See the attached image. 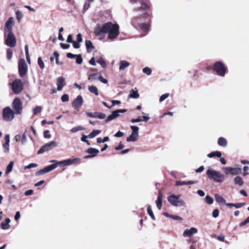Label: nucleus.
<instances>
[{
    "label": "nucleus",
    "mask_w": 249,
    "mask_h": 249,
    "mask_svg": "<svg viewBox=\"0 0 249 249\" xmlns=\"http://www.w3.org/2000/svg\"><path fill=\"white\" fill-rule=\"evenodd\" d=\"M5 44L11 47H14L16 45V39L12 32L8 33Z\"/></svg>",
    "instance_id": "nucleus-13"
},
{
    "label": "nucleus",
    "mask_w": 249,
    "mask_h": 249,
    "mask_svg": "<svg viewBox=\"0 0 249 249\" xmlns=\"http://www.w3.org/2000/svg\"><path fill=\"white\" fill-rule=\"evenodd\" d=\"M89 90L92 93L95 94V95L98 96L99 95L98 89L96 87L94 86H90L89 87Z\"/></svg>",
    "instance_id": "nucleus-31"
},
{
    "label": "nucleus",
    "mask_w": 249,
    "mask_h": 249,
    "mask_svg": "<svg viewBox=\"0 0 249 249\" xmlns=\"http://www.w3.org/2000/svg\"><path fill=\"white\" fill-rule=\"evenodd\" d=\"M15 93L18 94L22 90V83L20 79L15 80L10 84Z\"/></svg>",
    "instance_id": "nucleus-10"
},
{
    "label": "nucleus",
    "mask_w": 249,
    "mask_h": 249,
    "mask_svg": "<svg viewBox=\"0 0 249 249\" xmlns=\"http://www.w3.org/2000/svg\"><path fill=\"white\" fill-rule=\"evenodd\" d=\"M4 141L5 144H9L10 143V135L9 134H6L4 137Z\"/></svg>",
    "instance_id": "nucleus-61"
},
{
    "label": "nucleus",
    "mask_w": 249,
    "mask_h": 249,
    "mask_svg": "<svg viewBox=\"0 0 249 249\" xmlns=\"http://www.w3.org/2000/svg\"><path fill=\"white\" fill-rule=\"evenodd\" d=\"M96 61L101 65L102 68H105L107 67V63L102 57H98L96 58Z\"/></svg>",
    "instance_id": "nucleus-28"
},
{
    "label": "nucleus",
    "mask_w": 249,
    "mask_h": 249,
    "mask_svg": "<svg viewBox=\"0 0 249 249\" xmlns=\"http://www.w3.org/2000/svg\"><path fill=\"white\" fill-rule=\"evenodd\" d=\"M130 65V63L125 60H121L120 62L119 70L120 71L124 70L126 68Z\"/></svg>",
    "instance_id": "nucleus-24"
},
{
    "label": "nucleus",
    "mask_w": 249,
    "mask_h": 249,
    "mask_svg": "<svg viewBox=\"0 0 249 249\" xmlns=\"http://www.w3.org/2000/svg\"><path fill=\"white\" fill-rule=\"evenodd\" d=\"M104 24L101 26L97 25L94 29V33L96 36H99L101 33H104Z\"/></svg>",
    "instance_id": "nucleus-21"
},
{
    "label": "nucleus",
    "mask_w": 249,
    "mask_h": 249,
    "mask_svg": "<svg viewBox=\"0 0 249 249\" xmlns=\"http://www.w3.org/2000/svg\"><path fill=\"white\" fill-rule=\"evenodd\" d=\"M218 144L222 146L225 147L227 144V142L226 139L220 137L218 139Z\"/></svg>",
    "instance_id": "nucleus-32"
},
{
    "label": "nucleus",
    "mask_w": 249,
    "mask_h": 249,
    "mask_svg": "<svg viewBox=\"0 0 249 249\" xmlns=\"http://www.w3.org/2000/svg\"><path fill=\"white\" fill-rule=\"evenodd\" d=\"M124 147V145L122 143L120 142L118 146L115 147L116 150H120L123 149Z\"/></svg>",
    "instance_id": "nucleus-64"
},
{
    "label": "nucleus",
    "mask_w": 249,
    "mask_h": 249,
    "mask_svg": "<svg viewBox=\"0 0 249 249\" xmlns=\"http://www.w3.org/2000/svg\"><path fill=\"white\" fill-rule=\"evenodd\" d=\"M214 198L216 200V201L218 204H226V200L225 199L221 196H220L218 194H215L214 195Z\"/></svg>",
    "instance_id": "nucleus-25"
},
{
    "label": "nucleus",
    "mask_w": 249,
    "mask_h": 249,
    "mask_svg": "<svg viewBox=\"0 0 249 249\" xmlns=\"http://www.w3.org/2000/svg\"><path fill=\"white\" fill-rule=\"evenodd\" d=\"M72 45L74 48L75 49H78L80 47V42L76 41H73L72 42Z\"/></svg>",
    "instance_id": "nucleus-57"
},
{
    "label": "nucleus",
    "mask_w": 249,
    "mask_h": 249,
    "mask_svg": "<svg viewBox=\"0 0 249 249\" xmlns=\"http://www.w3.org/2000/svg\"><path fill=\"white\" fill-rule=\"evenodd\" d=\"M54 165H56V167H57V166H67L66 160H63L62 161L57 162H56L55 164H54Z\"/></svg>",
    "instance_id": "nucleus-51"
},
{
    "label": "nucleus",
    "mask_w": 249,
    "mask_h": 249,
    "mask_svg": "<svg viewBox=\"0 0 249 249\" xmlns=\"http://www.w3.org/2000/svg\"><path fill=\"white\" fill-rule=\"evenodd\" d=\"M76 62L78 64H81L82 63L83 59L81 56L80 55H77L76 56Z\"/></svg>",
    "instance_id": "nucleus-56"
},
{
    "label": "nucleus",
    "mask_w": 249,
    "mask_h": 249,
    "mask_svg": "<svg viewBox=\"0 0 249 249\" xmlns=\"http://www.w3.org/2000/svg\"><path fill=\"white\" fill-rule=\"evenodd\" d=\"M12 107L14 109L16 114H19L21 113L22 105L19 98H16L14 99L12 103Z\"/></svg>",
    "instance_id": "nucleus-12"
},
{
    "label": "nucleus",
    "mask_w": 249,
    "mask_h": 249,
    "mask_svg": "<svg viewBox=\"0 0 249 249\" xmlns=\"http://www.w3.org/2000/svg\"><path fill=\"white\" fill-rule=\"evenodd\" d=\"M226 175L231 174L232 175H237L241 174L242 170L239 167H225L222 168Z\"/></svg>",
    "instance_id": "nucleus-11"
},
{
    "label": "nucleus",
    "mask_w": 249,
    "mask_h": 249,
    "mask_svg": "<svg viewBox=\"0 0 249 249\" xmlns=\"http://www.w3.org/2000/svg\"><path fill=\"white\" fill-rule=\"evenodd\" d=\"M56 168V165L52 164L49 166H47L42 169H41L38 171H37L36 173V176H39L48 173L52 170H54Z\"/></svg>",
    "instance_id": "nucleus-15"
},
{
    "label": "nucleus",
    "mask_w": 249,
    "mask_h": 249,
    "mask_svg": "<svg viewBox=\"0 0 249 249\" xmlns=\"http://www.w3.org/2000/svg\"><path fill=\"white\" fill-rule=\"evenodd\" d=\"M171 218L175 220H182V218L181 217L176 215H172V216H171Z\"/></svg>",
    "instance_id": "nucleus-60"
},
{
    "label": "nucleus",
    "mask_w": 249,
    "mask_h": 249,
    "mask_svg": "<svg viewBox=\"0 0 249 249\" xmlns=\"http://www.w3.org/2000/svg\"><path fill=\"white\" fill-rule=\"evenodd\" d=\"M67 166L75 164L80 161L79 158H73L65 160Z\"/></svg>",
    "instance_id": "nucleus-22"
},
{
    "label": "nucleus",
    "mask_w": 249,
    "mask_h": 249,
    "mask_svg": "<svg viewBox=\"0 0 249 249\" xmlns=\"http://www.w3.org/2000/svg\"><path fill=\"white\" fill-rule=\"evenodd\" d=\"M14 23V19L13 17H10L6 22L4 27V31L8 33L12 32V29Z\"/></svg>",
    "instance_id": "nucleus-18"
},
{
    "label": "nucleus",
    "mask_w": 249,
    "mask_h": 249,
    "mask_svg": "<svg viewBox=\"0 0 249 249\" xmlns=\"http://www.w3.org/2000/svg\"><path fill=\"white\" fill-rule=\"evenodd\" d=\"M197 232V230L195 227L191 228L189 229H186L183 233L184 237H190Z\"/></svg>",
    "instance_id": "nucleus-19"
},
{
    "label": "nucleus",
    "mask_w": 249,
    "mask_h": 249,
    "mask_svg": "<svg viewBox=\"0 0 249 249\" xmlns=\"http://www.w3.org/2000/svg\"><path fill=\"white\" fill-rule=\"evenodd\" d=\"M101 133V131L99 130H94L89 135V138L92 139L96 136L98 135Z\"/></svg>",
    "instance_id": "nucleus-34"
},
{
    "label": "nucleus",
    "mask_w": 249,
    "mask_h": 249,
    "mask_svg": "<svg viewBox=\"0 0 249 249\" xmlns=\"http://www.w3.org/2000/svg\"><path fill=\"white\" fill-rule=\"evenodd\" d=\"M169 95V93H165V94L162 95L160 98V99H159L160 102H161L163 101H164L167 97H168Z\"/></svg>",
    "instance_id": "nucleus-53"
},
{
    "label": "nucleus",
    "mask_w": 249,
    "mask_h": 249,
    "mask_svg": "<svg viewBox=\"0 0 249 249\" xmlns=\"http://www.w3.org/2000/svg\"><path fill=\"white\" fill-rule=\"evenodd\" d=\"M98 79L103 83L107 84V80L103 78V77L101 75H99L98 76Z\"/></svg>",
    "instance_id": "nucleus-58"
},
{
    "label": "nucleus",
    "mask_w": 249,
    "mask_h": 249,
    "mask_svg": "<svg viewBox=\"0 0 249 249\" xmlns=\"http://www.w3.org/2000/svg\"><path fill=\"white\" fill-rule=\"evenodd\" d=\"M219 212L218 209H214L213 212V213H212L213 216L214 218L217 217L219 215Z\"/></svg>",
    "instance_id": "nucleus-55"
},
{
    "label": "nucleus",
    "mask_w": 249,
    "mask_h": 249,
    "mask_svg": "<svg viewBox=\"0 0 249 249\" xmlns=\"http://www.w3.org/2000/svg\"><path fill=\"white\" fill-rule=\"evenodd\" d=\"M27 142V137H26V131L24 132L22 135V138L21 139V143L23 145H24Z\"/></svg>",
    "instance_id": "nucleus-49"
},
{
    "label": "nucleus",
    "mask_w": 249,
    "mask_h": 249,
    "mask_svg": "<svg viewBox=\"0 0 249 249\" xmlns=\"http://www.w3.org/2000/svg\"><path fill=\"white\" fill-rule=\"evenodd\" d=\"M206 174L210 179H213L217 182H222L224 179V176L219 171L213 169H209Z\"/></svg>",
    "instance_id": "nucleus-2"
},
{
    "label": "nucleus",
    "mask_w": 249,
    "mask_h": 249,
    "mask_svg": "<svg viewBox=\"0 0 249 249\" xmlns=\"http://www.w3.org/2000/svg\"><path fill=\"white\" fill-rule=\"evenodd\" d=\"M84 128L82 126H77L72 128L71 130V132L75 133L78 131L83 130Z\"/></svg>",
    "instance_id": "nucleus-37"
},
{
    "label": "nucleus",
    "mask_w": 249,
    "mask_h": 249,
    "mask_svg": "<svg viewBox=\"0 0 249 249\" xmlns=\"http://www.w3.org/2000/svg\"><path fill=\"white\" fill-rule=\"evenodd\" d=\"M119 26L118 24H113L111 22H107L104 24V33H107V39L113 41L118 36Z\"/></svg>",
    "instance_id": "nucleus-1"
},
{
    "label": "nucleus",
    "mask_w": 249,
    "mask_h": 249,
    "mask_svg": "<svg viewBox=\"0 0 249 249\" xmlns=\"http://www.w3.org/2000/svg\"><path fill=\"white\" fill-rule=\"evenodd\" d=\"M18 68L20 76H23L26 74L28 71V67L24 59L21 58L19 59Z\"/></svg>",
    "instance_id": "nucleus-8"
},
{
    "label": "nucleus",
    "mask_w": 249,
    "mask_h": 249,
    "mask_svg": "<svg viewBox=\"0 0 249 249\" xmlns=\"http://www.w3.org/2000/svg\"><path fill=\"white\" fill-rule=\"evenodd\" d=\"M213 69L218 75L221 76H224L225 75L226 68L221 62H217L215 63L214 65Z\"/></svg>",
    "instance_id": "nucleus-9"
},
{
    "label": "nucleus",
    "mask_w": 249,
    "mask_h": 249,
    "mask_svg": "<svg viewBox=\"0 0 249 249\" xmlns=\"http://www.w3.org/2000/svg\"><path fill=\"white\" fill-rule=\"evenodd\" d=\"M44 137L45 138L47 139H50L51 138V135L49 134V130H46L44 132Z\"/></svg>",
    "instance_id": "nucleus-63"
},
{
    "label": "nucleus",
    "mask_w": 249,
    "mask_h": 249,
    "mask_svg": "<svg viewBox=\"0 0 249 249\" xmlns=\"http://www.w3.org/2000/svg\"><path fill=\"white\" fill-rule=\"evenodd\" d=\"M11 222L10 218H6L5 222H2L0 224V227L3 230H7L9 229L10 225L9 223Z\"/></svg>",
    "instance_id": "nucleus-27"
},
{
    "label": "nucleus",
    "mask_w": 249,
    "mask_h": 249,
    "mask_svg": "<svg viewBox=\"0 0 249 249\" xmlns=\"http://www.w3.org/2000/svg\"><path fill=\"white\" fill-rule=\"evenodd\" d=\"M162 194H161V193H159L158 194L157 199L156 201V205L159 210L161 209V208L162 203Z\"/></svg>",
    "instance_id": "nucleus-23"
},
{
    "label": "nucleus",
    "mask_w": 249,
    "mask_h": 249,
    "mask_svg": "<svg viewBox=\"0 0 249 249\" xmlns=\"http://www.w3.org/2000/svg\"><path fill=\"white\" fill-rule=\"evenodd\" d=\"M66 85L65 78L63 76H59L56 79V85L57 90H61Z\"/></svg>",
    "instance_id": "nucleus-17"
},
{
    "label": "nucleus",
    "mask_w": 249,
    "mask_h": 249,
    "mask_svg": "<svg viewBox=\"0 0 249 249\" xmlns=\"http://www.w3.org/2000/svg\"><path fill=\"white\" fill-rule=\"evenodd\" d=\"M83 103V98L82 96L78 95L76 98L72 103V106L74 109L79 110L80 107L82 106Z\"/></svg>",
    "instance_id": "nucleus-16"
},
{
    "label": "nucleus",
    "mask_w": 249,
    "mask_h": 249,
    "mask_svg": "<svg viewBox=\"0 0 249 249\" xmlns=\"http://www.w3.org/2000/svg\"><path fill=\"white\" fill-rule=\"evenodd\" d=\"M205 200L206 202L209 204H212L213 202V198L209 196H206Z\"/></svg>",
    "instance_id": "nucleus-47"
},
{
    "label": "nucleus",
    "mask_w": 249,
    "mask_h": 249,
    "mask_svg": "<svg viewBox=\"0 0 249 249\" xmlns=\"http://www.w3.org/2000/svg\"><path fill=\"white\" fill-rule=\"evenodd\" d=\"M13 165H14V162L13 161H10L9 164L6 167V174L9 173V172H10L12 171Z\"/></svg>",
    "instance_id": "nucleus-40"
},
{
    "label": "nucleus",
    "mask_w": 249,
    "mask_h": 249,
    "mask_svg": "<svg viewBox=\"0 0 249 249\" xmlns=\"http://www.w3.org/2000/svg\"><path fill=\"white\" fill-rule=\"evenodd\" d=\"M16 18L18 21L19 22L23 18V14L20 11H17L16 13Z\"/></svg>",
    "instance_id": "nucleus-41"
},
{
    "label": "nucleus",
    "mask_w": 249,
    "mask_h": 249,
    "mask_svg": "<svg viewBox=\"0 0 249 249\" xmlns=\"http://www.w3.org/2000/svg\"><path fill=\"white\" fill-rule=\"evenodd\" d=\"M140 96V95L137 90H134V89H132L130 91L129 97L137 99Z\"/></svg>",
    "instance_id": "nucleus-30"
},
{
    "label": "nucleus",
    "mask_w": 249,
    "mask_h": 249,
    "mask_svg": "<svg viewBox=\"0 0 249 249\" xmlns=\"http://www.w3.org/2000/svg\"><path fill=\"white\" fill-rule=\"evenodd\" d=\"M98 75V73L90 74V75H89L88 79L89 80L91 81H95L97 79H98V77L97 78Z\"/></svg>",
    "instance_id": "nucleus-42"
},
{
    "label": "nucleus",
    "mask_w": 249,
    "mask_h": 249,
    "mask_svg": "<svg viewBox=\"0 0 249 249\" xmlns=\"http://www.w3.org/2000/svg\"><path fill=\"white\" fill-rule=\"evenodd\" d=\"M37 166V164L34 163H32L29 164L28 165L25 166L24 167V168H25V169H30V168H36Z\"/></svg>",
    "instance_id": "nucleus-54"
},
{
    "label": "nucleus",
    "mask_w": 249,
    "mask_h": 249,
    "mask_svg": "<svg viewBox=\"0 0 249 249\" xmlns=\"http://www.w3.org/2000/svg\"><path fill=\"white\" fill-rule=\"evenodd\" d=\"M87 152L91 154L90 155H88L86 157V158H91L95 156H96L99 152V150L94 148H89Z\"/></svg>",
    "instance_id": "nucleus-20"
},
{
    "label": "nucleus",
    "mask_w": 249,
    "mask_h": 249,
    "mask_svg": "<svg viewBox=\"0 0 249 249\" xmlns=\"http://www.w3.org/2000/svg\"><path fill=\"white\" fill-rule=\"evenodd\" d=\"M41 107H40V106H37L36 107H35V108L33 109V113L34 114H36L39 112H41Z\"/></svg>",
    "instance_id": "nucleus-48"
},
{
    "label": "nucleus",
    "mask_w": 249,
    "mask_h": 249,
    "mask_svg": "<svg viewBox=\"0 0 249 249\" xmlns=\"http://www.w3.org/2000/svg\"><path fill=\"white\" fill-rule=\"evenodd\" d=\"M180 195H171L168 197L167 200L174 206L181 207L184 206L185 203L183 199L180 198Z\"/></svg>",
    "instance_id": "nucleus-3"
},
{
    "label": "nucleus",
    "mask_w": 249,
    "mask_h": 249,
    "mask_svg": "<svg viewBox=\"0 0 249 249\" xmlns=\"http://www.w3.org/2000/svg\"><path fill=\"white\" fill-rule=\"evenodd\" d=\"M13 55V51L11 49H8L6 52V57L8 60L11 59Z\"/></svg>",
    "instance_id": "nucleus-38"
},
{
    "label": "nucleus",
    "mask_w": 249,
    "mask_h": 249,
    "mask_svg": "<svg viewBox=\"0 0 249 249\" xmlns=\"http://www.w3.org/2000/svg\"><path fill=\"white\" fill-rule=\"evenodd\" d=\"M126 111L125 109H118L115 111L112 112L111 114L109 115L107 118L105 120L106 123H108L111 121L117 118L120 115L121 113H124Z\"/></svg>",
    "instance_id": "nucleus-14"
},
{
    "label": "nucleus",
    "mask_w": 249,
    "mask_h": 249,
    "mask_svg": "<svg viewBox=\"0 0 249 249\" xmlns=\"http://www.w3.org/2000/svg\"><path fill=\"white\" fill-rule=\"evenodd\" d=\"M208 157L210 158H212L214 157H216L218 158H220L221 156V153L220 152L216 151L212 152L207 155Z\"/></svg>",
    "instance_id": "nucleus-29"
},
{
    "label": "nucleus",
    "mask_w": 249,
    "mask_h": 249,
    "mask_svg": "<svg viewBox=\"0 0 249 249\" xmlns=\"http://www.w3.org/2000/svg\"><path fill=\"white\" fill-rule=\"evenodd\" d=\"M129 1L135 10H145L148 8V6L144 2L143 0H130Z\"/></svg>",
    "instance_id": "nucleus-4"
},
{
    "label": "nucleus",
    "mask_w": 249,
    "mask_h": 249,
    "mask_svg": "<svg viewBox=\"0 0 249 249\" xmlns=\"http://www.w3.org/2000/svg\"><path fill=\"white\" fill-rule=\"evenodd\" d=\"M58 145V143L54 141H50L42 146L38 150V154H42L46 151H48Z\"/></svg>",
    "instance_id": "nucleus-7"
},
{
    "label": "nucleus",
    "mask_w": 249,
    "mask_h": 249,
    "mask_svg": "<svg viewBox=\"0 0 249 249\" xmlns=\"http://www.w3.org/2000/svg\"><path fill=\"white\" fill-rule=\"evenodd\" d=\"M10 144H5L3 143L2 144V148L3 149V152L5 153H8L9 152L10 149H9Z\"/></svg>",
    "instance_id": "nucleus-43"
},
{
    "label": "nucleus",
    "mask_w": 249,
    "mask_h": 249,
    "mask_svg": "<svg viewBox=\"0 0 249 249\" xmlns=\"http://www.w3.org/2000/svg\"><path fill=\"white\" fill-rule=\"evenodd\" d=\"M142 71L147 75H150L151 74L152 70L149 67H145L142 69Z\"/></svg>",
    "instance_id": "nucleus-44"
},
{
    "label": "nucleus",
    "mask_w": 249,
    "mask_h": 249,
    "mask_svg": "<svg viewBox=\"0 0 249 249\" xmlns=\"http://www.w3.org/2000/svg\"><path fill=\"white\" fill-rule=\"evenodd\" d=\"M53 55L55 57V60H56V63L59 65H62V63L61 62H59L58 60V58H59L58 53L57 52H54L53 53Z\"/></svg>",
    "instance_id": "nucleus-46"
},
{
    "label": "nucleus",
    "mask_w": 249,
    "mask_h": 249,
    "mask_svg": "<svg viewBox=\"0 0 249 249\" xmlns=\"http://www.w3.org/2000/svg\"><path fill=\"white\" fill-rule=\"evenodd\" d=\"M248 223H249V216L247 219H246L244 221L241 222L239 224V226L240 227H242V226L246 225Z\"/></svg>",
    "instance_id": "nucleus-59"
},
{
    "label": "nucleus",
    "mask_w": 249,
    "mask_h": 249,
    "mask_svg": "<svg viewBox=\"0 0 249 249\" xmlns=\"http://www.w3.org/2000/svg\"><path fill=\"white\" fill-rule=\"evenodd\" d=\"M37 63L39 66V67L41 69H43L45 67L44 63L43 61H42L41 57H38L37 60Z\"/></svg>",
    "instance_id": "nucleus-45"
},
{
    "label": "nucleus",
    "mask_w": 249,
    "mask_h": 249,
    "mask_svg": "<svg viewBox=\"0 0 249 249\" xmlns=\"http://www.w3.org/2000/svg\"><path fill=\"white\" fill-rule=\"evenodd\" d=\"M130 128L132 129V132L130 135L126 138V141L128 142H136L139 137V128L135 125L130 126Z\"/></svg>",
    "instance_id": "nucleus-6"
},
{
    "label": "nucleus",
    "mask_w": 249,
    "mask_h": 249,
    "mask_svg": "<svg viewBox=\"0 0 249 249\" xmlns=\"http://www.w3.org/2000/svg\"><path fill=\"white\" fill-rule=\"evenodd\" d=\"M89 138L88 135L86 136L85 135H82L81 140L82 142H84L87 143L88 144V145H89L90 143H89V141L87 140V138Z\"/></svg>",
    "instance_id": "nucleus-50"
},
{
    "label": "nucleus",
    "mask_w": 249,
    "mask_h": 249,
    "mask_svg": "<svg viewBox=\"0 0 249 249\" xmlns=\"http://www.w3.org/2000/svg\"><path fill=\"white\" fill-rule=\"evenodd\" d=\"M85 43L87 52L88 53H90L91 52H92L94 49V47L91 41L90 40H86Z\"/></svg>",
    "instance_id": "nucleus-26"
},
{
    "label": "nucleus",
    "mask_w": 249,
    "mask_h": 249,
    "mask_svg": "<svg viewBox=\"0 0 249 249\" xmlns=\"http://www.w3.org/2000/svg\"><path fill=\"white\" fill-rule=\"evenodd\" d=\"M139 26L142 31L146 32L148 31L150 25L148 24H142Z\"/></svg>",
    "instance_id": "nucleus-35"
},
{
    "label": "nucleus",
    "mask_w": 249,
    "mask_h": 249,
    "mask_svg": "<svg viewBox=\"0 0 249 249\" xmlns=\"http://www.w3.org/2000/svg\"><path fill=\"white\" fill-rule=\"evenodd\" d=\"M147 213L153 220H155V217L153 213L151 206H149L147 208Z\"/></svg>",
    "instance_id": "nucleus-36"
},
{
    "label": "nucleus",
    "mask_w": 249,
    "mask_h": 249,
    "mask_svg": "<svg viewBox=\"0 0 249 249\" xmlns=\"http://www.w3.org/2000/svg\"><path fill=\"white\" fill-rule=\"evenodd\" d=\"M106 117V114L101 112H95V118H97L100 119H105Z\"/></svg>",
    "instance_id": "nucleus-39"
},
{
    "label": "nucleus",
    "mask_w": 249,
    "mask_h": 249,
    "mask_svg": "<svg viewBox=\"0 0 249 249\" xmlns=\"http://www.w3.org/2000/svg\"><path fill=\"white\" fill-rule=\"evenodd\" d=\"M234 180L235 183L239 186L243 185V184L244 183L243 179L241 177H239V176L235 177L234 179Z\"/></svg>",
    "instance_id": "nucleus-33"
},
{
    "label": "nucleus",
    "mask_w": 249,
    "mask_h": 249,
    "mask_svg": "<svg viewBox=\"0 0 249 249\" xmlns=\"http://www.w3.org/2000/svg\"><path fill=\"white\" fill-rule=\"evenodd\" d=\"M3 119L6 122L13 120L15 117L14 112L10 107L4 108L2 111Z\"/></svg>",
    "instance_id": "nucleus-5"
},
{
    "label": "nucleus",
    "mask_w": 249,
    "mask_h": 249,
    "mask_svg": "<svg viewBox=\"0 0 249 249\" xmlns=\"http://www.w3.org/2000/svg\"><path fill=\"white\" fill-rule=\"evenodd\" d=\"M69 100V96L67 94H64L61 97V101L63 102H67Z\"/></svg>",
    "instance_id": "nucleus-52"
},
{
    "label": "nucleus",
    "mask_w": 249,
    "mask_h": 249,
    "mask_svg": "<svg viewBox=\"0 0 249 249\" xmlns=\"http://www.w3.org/2000/svg\"><path fill=\"white\" fill-rule=\"evenodd\" d=\"M176 186H181L187 185L186 181H177L176 183Z\"/></svg>",
    "instance_id": "nucleus-62"
}]
</instances>
